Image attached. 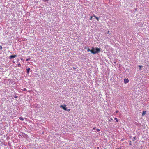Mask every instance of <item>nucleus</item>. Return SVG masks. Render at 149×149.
I'll use <instances>...</instances> for the list:
<instances>
[{"label": "nucleus", "instance_id": "f257e3e1", "mask_svg": "<svg viewBox=\"0 0 149 149\" xmlns=\"http://www.w3.org/2000/svg\"><path fill=\"white\" fill-rule=\"evenodd\" d=\"M88 52H90L92 53L95 54L97 53H98L100 51V49L99 48H94L92 47V49L90 50L88 48L87 49Z\"/></svg>", "mask_w": 149, "mask_h": 149}, {"label": "nucleus", "instance_id": "f03ea898", "mask_svg": "<svg viewBox=\"0 0 149 149\" xmlns=\"http://www.w3.org/2000/svg\"><path fill=\"white\" fill-rule=\"evenodd\" d=\"M66 107V105H64V106L62 105L60 106V107L63 109L65 110H67V108Z\"/></svg>", "mask_w": 149, "mask_h": 149}, {"label": "nucleus", "instance_id": "7ed1b4c3", "mask_svg": "<svg viewBox=\"0 0 149 149\" xmlns=\"http://www.w3.org/2000/svg\"><path fill=\"white\" fill-rule=\"evenodd\" d=\"M16 57V55H11L10 56V57H9V58L10 59H11L12 58H15Z\"/></svg>", "mask_w": 149, "mask_h": 149}, {"label": "nucleus", "instance_id": "20e7f679", "mask_svg": "<svg viewBox=\"0 0 149 149\" xmlns=\"http://www.w3.org/2000/svg\"><path fill=\"white\" fill-rule=\"evenodd\" d=\"M124 83L126 84L128 83L129 81L128 79H124Z\"/></svg>", "mask_w": 149, "mask_h": 149}, {"label": "nucleus", "instance_id": "39448f33", "mask_svg": "<svg viewBox=\"0 0 149 149\" xmlns=\"http://www.w3.org/2000/svg\"><path fill=\"white\" fill-rule=\"evenodd\" d=\"M30 70V68H29L26 69V70L27 71V74L29 73Z\"/></svg>", "mask_w": 149, "mask_h": 149}, {"label": "nucleus", "instance_id": "423d86ee", "mask_svg": "<svg viewBox=\"0 0 149 149\" xmlns=\"http://www.w3.org/2000/svg\"><path fill=\"white\" fill-rule=\"evenodd\" d=\"M19 118L21 120H24V119L23 118H22V117H20Z\"/></svg>", "mask_w": 149, "mask_h": 149}, {"label": "nucleus", "instance_id": "0eeeda50", "mask_svg": "<svg viewBox=\"0 0 149 149\" xmlns=\"http://www.w3.org/2000/svg\"><path fill=\"white\" fill-rule=\"evenodd\" d=\"M146 113V111H143L142 113V116H143L144 115H145Z\"/></svg>", "mask_w": 149, "mask_h": 149}, {"label": "nucleus", "instance_id": "6e6552de", "mask_svg": "<svg viewBox=\"0 0 149 149\" xmlns=\"http://www.w3.org/2000/svg\"><path fill=\"white\" fill-rule=\"evenodd\" d=\"M114 119L116 120V122H118V120L116 118H115Z\"/></svg>", "mask_w": 149, "mask_h": 149}, {"label": "nucleus", "instance_id": "1a4fd4ad", "mask_svg": "<svg viewBox=\"0 0 149 149\" xmlns=\"http://www.w3.org/2000/svg\"><path fill=\"white\" fill-rule=\"evenodd\" d=\"M92 17H93L92 16H90V18H89V19L90 20H91L92 19Z\"/></svg>", "mask_w": 149, "mask_h": 149}, {"label": "nucleus", "instance_id": "9d476101", "mask_svg": "<svg viewBox=\"0 0 149 149\" xmlns=\"http://www.w3.org/2000/svg\"><path fill=\"white\" fill-rule=\"evenodd\" d=\"M129 142H130V143H129V145H132V144H131V141H130H130H129Z\"/></svg>", "mask_w": 149, "mask_h": 149}, {"label": "nucleus", "instance_id": "9b49d317", "mask_svg": "<svg viewBox=\"0 0 149 149\" xmlns=\"http://www.w3.org/2000/svg\"><path fill=\"white\" fill-rule=\"evenodd\" d=\"M95 18H96V19L97 20V21H98L99 20V18L97 17H95Z\"/></svg>", "mask_w": 149, "mask_h": 149}, {"label": "nucleus", "instance_id": "f8f14e48", "mask_svg": "<svg viewBox=\"0 0 149 149\" xmlns=\"http://www.w3.org/2000/svg\"><path fill=\"white\" fill-rule=\"evenodd\" d=\"M17 65H18V67H20V66H21V64L20 63L18 64Z\"/></svg>", "mask_w": 149, "mask_h": 149}, {"label": "nucleus", "instance_id": "ddd939ff", "mask_svg": "<svg viewBox=\"0 0 149 149\" xmlns=\"http://www.w3.org/2000/svg\"><path fill=\"white\" fill-rule=\"evenodd\" d=\"M139 69L141 70V68L142 67V66H141V65H139Z\"/></svg>", "mask_w": 149, "mask_h": 149}, {"label": "nucleus", "instance_id": "4468645a", "mask_svg": "<svg viewBox=\"0 0 149 149\" xmlns=\"http://www.w3.org/2000/svg\"><path fill=\"white\" fill-rule=\"evenodd\" d=\"M14 98H17L18 97V96H16V95H15L14 97Z\"/></svg>", "mask_w": 149, "mask_h": 149}, {"label": "nucleus", "instance_id": "2eb2a0df", "mask_svg": "<svg viewBox=\"0 0 149 149\" xmlns=\"http://www.w3.org/2000/svg\"><path fill=\"white\" fill-rule=\"evenodd\" d=\"M113 120V119L112 118H111L109 120V121H110L111 120Z\"/></svg>", "mask_w": 149, "mask_h": 149}, {"label": "nucleus", "instance_id": "dca6fc26", "mask_svg": "<svg viewBox=\"0 0 149 149\" xmlns=\"http://www.w3.org/2000/svg\"><path fill=\"white\" fill-rule=\"evenodd\" d=\"M2 47L1 46H0V49L1 50H2Z\"/></svg>", "mask_w": 149, "mask_h": 149}, {"label": "nucleus", "instance_id": "f3484780", "mask_svg": "<svg viewBox=\"0 0 149 149\" xmlns=\"http://www.w3.org/2000/svg\"><path fill=\"white\" fill-rule=\"evenodd\" d=\"M93 17H96V16H95V15H94V14H93Z\"/></svg>", "mask_w": 149, "mask_h": 149}, {"label": "nucleus", "instance_id": "a211bd4d", "mask_svg": "<svg viewBox=\"0 0 149 149\" xmlns=\"http://www.w3.org/2000/svg\"><path fill=\"white\" fill-rule=\"evenodd\" d=\"M23 90L24 91H26V88H24L23 89Z\"/></svg>", "mask_w": 149, "mask_h": 149}, {"label": "nucleus", "instance_id": "6ab92c4d", "mask_svg": "<svg viewBox=\"0 0 149 149\" xmlns=\"http://www.w3.org/2000/svg\"><path fill=\"white\" fill-rule=\"evenodd\" d=\"M133 139H134V140H136V137H133Z\"/></svg>", "mask_w": 149, "mask_h": 149}, {"label": "nucleus", "instance_id": "aec40b11", "mask_svg": "<svg viewBox=\"0 0 149 149\" xmlns=\"http://www.w3.org/2000/svg\"><path fill=\"white\" fill-rule=\"evenodd\" d=\"M97 132H99L100 131V130L98 129H97Z\"/></svg>", "mask_w": 149, "mask_h": 149}, {"label": "nucleus", "instance_id": "412c9836", "mask_svg": "<svg viewBox=\"0 0 149 149\" xmlns=\"http://www.w3.org/2000/svg\"><path fill=\"white\" fill-rule=\"evenodd\" d=\"M29 60V59H26V61H28Z\"/></svg>", "mask_w": 149, "mask_h": 149}, {"label": "nucleus", "instance_id": "4be33fe9", "mask_svg": "<svg viewBox=\"0 0 149 149\" xmlns=\"http://www.w3.org/2000/svg\"><path fill=\"white\" fill-rule=\"evenodd\" d=\"M118 110H117L116 111V113H118Z\"/></svg>", "mask_w": 149, "mask_h": 149}, {"label": "nucleus", "instance_id": "5701e85b", "mask_svg": "<svg viewBox=\"0 0 149 149\" xmlns=\"http://www.w3.org/2000/svg\"><path fill=\"white\" fill-rule=\"evenodd\" d=\"M93 51H96V49H94L93 50Z\"/></svg>", "mask_w": 149, "mask_h": 149}, {"label": "nucleus", "instance_id": "b1692460", "mask_svg": "<svg viewBox=\"0 0 149 149\" xmlns=\"http://www.w3.org/2000/svg\"><path fill=\"white\" fill-rule=\"evenodd\" d=\"M107 33H108H108H109V34H110V33H109V31H108Z\"/></svg>", "mask_w": 149, "mask_h": 149}, {"label": "nucleus", "instance_id": "393cba45", "mask_svg": "<svg viewBox=\"0 0 149 149\" xmlns=\"http://www.w3.org/2000/svg\"><path fill=\"white\" fill-rule=\"evenodd\" d=\"M73 68L74 69H76V68L75 67H73Z\"/></svg>", "mask_w": 149, "mask_h": 149}, {"label": "nucleus", "instance_id": "a878e982", "mask_svg": "<svg viewBox=\"0 0 149 149\" xmlns=\"http://www.w3.org/2000/svg\"><path fill=\"white\" fill-rule=\"evenodd\" d=\"M70 109H68V111H70Z\"/></svg>", "mask_w": 149, "mask_h": 149}, {"label": "nucleus", "instance_id": "bb28decb", "mask_svg": "<svg viewBox=\"0 0 149 149\" xmlns=\"http://www.w3.org/2000/svg\"><path fill=\"white\" fill-rule=\"evenodd\" d=\"M97 149H99V147H97Z\"/></svg>", "mask_w": 149, "mask_h": 149}, {"label": "nucleus", "instance_id": "cd10ccee", "mask_svg": "<svg viewBox=\"0 0 149 149\" xmlns=\"http://www.w3.org/2000/svg\"><path fill=\"white\" fill-rule=\"evenodd\" d=\"M93 129H95V128H93Z\"/></svg>", "mask_w": 149, "mask_h": 149}, {"label": "nucleus", "instance_id": "c85d7f7f", "mask_svg": "<svg viewBox=\"0 0 149 149\" xmlns=\"http://www.w3.org/2000/svg\"><path fill=\"white\" fill-rule=\"evenodd\" d=\"M49 1V0H46L47 1Z\"/></svg>", "mask_w": 149, "mask_h": 149}, {"label": "nucleus", "instance_id": "c756f323", "mask_svg": "<svg viewBox=\"0 0 149 149\" xmlns=\"http://www.w3.org/2000/svg\"><path fill=\"white\" fill-rule=\"evenodd\" d=\"M104 149H107L106 148H104Z\"/></svg>", "mask_w": 149, "mask_h": 149}, {"label": "nucleus", "instance_id": "7c9ffc66", "mask_svg": "<svg viewBox=\"0 0 149 149\" xmlns=\"http://www.w3.org/2000/svg\"><path fill=\"white\" fill-rule=\"evenodd\" d=\"M148 53L149 54V52H148Z\"/></svg>", "mask_w": 149, "mask_h": 149}, {"label": "nucleus", "instance_id": "2f4dec72", "mask_svg": "<svg viewBox=\"0 0 149 149\" xmlns=\"http://www.w3.org/2000/svg\"><path fill=\"white\" fill-rule=\"evenodd\" d=\"M121 149L120 148V149Z\"/></svg>", "mask_w": 149, "mask_h": 149}]
</instances>
